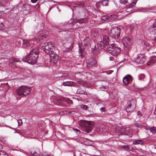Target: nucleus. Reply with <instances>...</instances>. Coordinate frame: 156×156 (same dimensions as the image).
Masks as SVG:
<instances>
[{
	"label": "nucleus",
	"instance_id": "6ab92c4d",
	"mask_svg": "<svg viewBox=\"0 0 156 156\" xmlns=\"http://www.w3.org/2000/svg\"><path fill=\"white\" fill-rule=\"evenodd\" d=\"M120 134L125 135L131 136H132V132L131 131L128 132L127 130L123 131L120 132Z\"/></svg>",
	"mask_w": 156,
	"mask_h": 156
},
{
	"label": "nucleus",
	"instance_id": "412c9836",
	"mask_svg": "<svg viewBox=\"0 0 156 156\" xmlns=\"http://www.w3.org/2000/svg\"><path fill=\"white\" fill-rule=\"evenodd\" d=\"M87 18H82L80 19H76V22H78L79 23H82L87 22Z\"/></svg>",
	"mask_w": 156,
	"mask_h": 156
},
{
	"label": "nucleus",
	"instance_id": "a18cd8bd",
	"mask_svg": "<svg viewBox=\"0 0 156 156\" xmlns=\"http://www.w3.org/2000/svg\"><path fill=\"white\" fill-rule=\"evenodd\" d=\"M142 127L144 129H145L146 130H148V128L146 126H142Z\"/></svg>",
	"mask_w": 156,
	"mask_h": 156
},
{
	"label": "nucleus",
	"instance_id": "79ce46f5",
	"mask_svg": "<svg viewBox=\"0 0 156 156\" xmlns=\"http://www.w3.org/2000/svg\"><path fill=\"white\" fill-rule=\"evenodd\" d=\"M4 28V25L3 23H1L0 24V29L1 30H3Z\"/></svg>",
	"mask_w": 156,
	"mask_h": 156
},
{
	"label": "nucleus",
	"instance_id": "a878e982",
	"mask_svg": "<svg viewBox=\"0 0 156 156\" xmlns=\"http://www.w3.org/2000/svg\"><path fill=\"white\" fill-rule=\"evenodd\" d=\"M23 44L24 45L26 46H31V43L30 41L27 40H23Z\"/></svg>",
	"mask_w": 156,
	"mask_h": 156
},
{
	"label": "nucleus",
	"instance_id": "2f4dec72",
	"mask_svg": "<svg viewBox=\"0 0 156 156\" xmlns=\"http://www.w3.org/2000/svg\"><path fill=\"white\" fill-rule=\"evenodd\" d=\"M145 77V75L144 74H141L138 76V79L140 80H143Z\"/></svg>",
	"mask_w": 156,
	"mask_h": 156
},
{
	"label": "nucleus",
	"instance_id": "37998d69",
	"mask_svg": "<svg viewBox=\"0 0 156 156\" xmlns=\"http://www.w3.org/2000/svg\"><path fill=\"white\" fill-rule=\"evenodd\" d=\"M135 125L137 127H139V128H141L142 126V125H140V124H138L137 123H136L135 124Z\"/></svg>",
	"mask_w": 156,
	"mask_h": 156
},
{
	"label": "nucleus",
	"instance_id": "a211bd4d",
	"mask_svg": "<svg viewBox=\"0 0 156 156\" xmlns=\"http://www.w3.org/2000/svg\"><path fill=\"white\" fill-rule=\"evenodd\" d=\"M103 41H102L105 43V45H107L108 44L109 37H108L106 35H104L103 38Z\"/></svg>",
	"mask_w": 156,
	"mask_h": 156
},
{
	"label": "nucleus",
	"instance_id": "c9c22d12",
	"mask_svg": "<svg viewBox=\"0 0 156 156\" xmlns=\"http://www.w3.org/2000/svg\"><path fill=\"white\" fill-rule=\"evenodd\" d=\"M101 5H102V4H101V1L98 2L96 3V6L97 8H99Z\"/></svg>",
	"mask_w": 156,
	"mask_h": 156
},
{
	"label": "nucleus",
	"instance_id": "49530a36",
	"mask_svg": "<svg viewBox=\"0 0 156 156\" xmlns=\"http://www.w3.org/2000/svg\"><path fill=\"white\" fill-rule=\"evenodd\" d=\"M41 156H53L52 155L47 154H43Z\"/></svg>",
	"mask_w": 156,
	"mask_h": 156
},
{
	"label": "nucleus",
	"instance_id": "09e8293b",
	"mask_svg": "<svg viewBox=\"0 0 156 156\" xmlns=\"http://www.w3.org/2000/svg\"><path fill=\"white\" fill-rule=\"evenodd\" d=\"M73 129L76 132V133H78V132H79V133L80 132L79 130L77 129Z\"/></svg>",
	"mask_w": 156,
	"mask_h": 156
},
{
	"label": "nucleus",
	"instance_id": "3c124183",
	"mask_svg": "<svg viewBox=\"0 0 156 156\" xmlns=\"http://www.w3.org/2000/svg\"><path fill=\"white\" fill-rule=\"evenodd\" d=\"M94 51L95 52V53H96L97 52V50L96 49H95V50H94Z\"/></svg>",
	"mask_w": 156,
	"mask_h": 156
},
{
	"label": "nucleus",
	"instance_id": "e433bc0d",
	"mask_svg": "<svg viewBox=\"0 0 156 156\" xmlns=\"http://www.w3.org/2000/svg\"><path fill=\"white\" fill-rule=\"evenodd\" d=\"M129 9H127L124 10V11H122V12H123L124 13L126 14V15L128 14L129 13H130V12H129Z\"/></svg>",
	"mask_w": 156,
	"mask_h": 156
},
{
	"label": "nucleus",
	"instance_id": "ddd939ff",
	"mask_svg": "<svg viewBox=\"0 0 156 156\" xmlns=\"http://www.w3.org/2000/svg\"><path fill=\"white\" fill-rule=\"evenodd\" d=\"M32 156H39L40 151L38 149H34L32 148L30 150V151Z\"/></svg>",
	"mask_w": 156,
	"mask_h": 156
},
{
	"label": "nucleus",
	"instance_id": "ea45409f",
	"mask_svg": "<svg viewBox=\"0 0 156 156\" xmlns=\"http://www.w3.org/2000/svg\"><path fill=\"white\" fill-rule=\"evenodd\" d=\"M18 125L20 126L22 124V121L21 119H19L18 120Z\"/></svg>",
	"mask_w": 156,
	"mask_h": 156
},
{
	"label": "nucleus",
	"instance_id": "9d476101",
	"mask_svg": "<svg viewBox=\"0 0 156 156\" xmlns=\"http://www.w3.org/2000/svg\"><path fill=\"white\" fill-rule=\"evenodd\" d=\"M133 80L132 76L129 75H128L123 78L122 80L124 84L125 85H127L131 83Z\"/></svg>",
	"mask_w": 156,
	"mask_h": 156
},
{
	"label": "nucleus",
	"instance_id": "39448f33",
	"mask_svg": "<svg viewBox=\"0 0 156 156\" xmlns=\"http://www.w3.org/2000/svg\"><path fill=\"white\" fill-rule=\"evenodd\" d=\"M31 89L26 86H21L16 90L17 94L19 96H26L29 94Z\"/></svg>",
	"mask_w": 156,
	"mask_h": 156
},
{
	"label": "nucleus",
	"instance_id": "f3484780",
	"mask_svg": "<svg viewBox=\"0 0 156 156\" xmlns=\"http://www.w3.org/2000/svg\"><path fill=\"white\" fill-rule=\"evenodd\" d=\"M105 44V43L102 41H101L98 42L97 44V47L98 49L100 50L103 48L104 47L106 46Z\"/></svg>",
	"mask_w": 156,
	"mask_h": 156
},
{
	"label": "nucleus",
	"instance_id": "c03bdc74",
	"mask_svg": "<svg viewBox=\"0 0 156 156\" xmlns=\"http://www.w3.org/2000/svg\"><path fill=\"white\" fill-rule=\"evenodd\" d=\"M35 7L36 8L38 9L40 8V5L38 4H37L36 5H35Z\"/></svg>",
	"mask_w": 156,
	"mask_h": 156
},
{
	"label": "nucleus",
	"instance_id": "473e14b6",
	"mask_svg": "<svg viewBox=\"0 0 156 156\" xmlns=\"http://www.w3.org/2000/svg\"><path fill=\"white\" fill-rule=\"evenodd\" d=\"M8 0H0V4L1 5H4V4L8 2Z\"/></svg>",
	"mask_w": 156,
	"mask_h": 156
},
{
	"label": "nucleus",
	"instance_id": "8fccbe9b",
	"mask_svg": "<svg viewBox=\"0 0 156 156\" xmlns=\"http://www.w3.org/2000/svg\"><path fill=\"white\" fill-rule=\"evenodd\" d=\"M100 89H106V87L105 86H103L100 87Z\"/></svg>",
	"mask_w": 156,
	"mask_h": 156
},
{
	"label": "nucleus",
	"instance_id": "9b49d317",
	"mask_svg": "<svg viewBox=\"0 0 156 156\" xmlns=\"http://www.w3.org/2000/svg\"><path fill=\"white\" fill-rule=\"evenodd\" d=\"M49 54H50V62L53 63H56L57 62L58 59V55L57 54L55 53L53 51L51 52Z\"/></svg>",
	"mask_w": 156,
	"mask_h": 156
},
{
	"label": "nucleus",
	"instance_id": "72a5a7b5",
	"mask_svg": "<svg viewBox=\"0 0 156 156\" xmlns=\"http://www.w3.org/2000/svg\"><path fill=\"white\" fill-rule=\"evenodd\" d=\"M108 17L106 16H103L101 17V19L102 20H107L108 21Z\"/></svg>",
	"mask_w": 156,
	"mask_h": 156
},
{
	"label": "nucleus",
	"instance_id": "f704fd0d",
	"mask_svg": "<svg viewBox=\"0 0 156 156\" xmlns=\"http://www.w3.org/2000/svg\"><path fill=\"white\" fill-rule=\"evenodd\" d=\"M120 2L121 4H123L127 5L128 3V0H121Z\"/></svg>",
	"mask_w": 156,
	"mask_h": 156
},
{
	"label": "nucleus",
	"instance_id": "5701e85b",
	"mask_svg": "<svg viewBox=\"0 0 156 156\" xmlns=\"http://www.w3.org/2000/svg\"><path fill=\"white\" fill-rule=\"evenodd\" d=\"M156 62V56H153L151 57V59L147 63L148 65H150L151 63H154Z\"/></svg>",
	"mask_w": 156,
	"mask_h": 156
},
{
	"label": "nucleus",
	"instance_id": "f8f14e48",
	"mask_svg": "<svg viewBox=\"0 0 156 156\" xmlns=\"http://www.w3.org/2000/svg\"><path fill=\"white\" fill-rule=\"evenodd\" d=\"M87 65L88 67H91L93 66H95L97 64V62L96 59L92 58L89 59L87 60Z\"/></svg>",
	"mask_w": 156,
	"mask_h": 156
},
{
	"label": "nucleus",
	"instance_id": "423d86ee",
	"mask_svg": "<svg viewBox=\"0 0 156 156\" xmlns=\"http://www.w3.org/2000/svg\"><path fill=\"white\" fill-rule=\"evenodd\" d=\"M136 101L135 99H132L128 101L125 107V109L127 112H133L136 107Z\"/></svg>",
	"mask_w": 156,
	"mask_h": 156
},
{
	"label": "nucleus",
	"instance_id": "603ef678",
	"mask_svg": "<svg viewBox=\"0 0 156 156\" xmlns=\"http://www.w3.org/2000/svg\"><path fill=\"white\" fill-rule=\"evenodd\" d=\"M110 60L111 61H112L113 60V58L112 57L111 58H110Z\"/></svg>",
	"mask_w": 156,
	"mask_h": 156
},
{
	"label": "nucleus",
	"instance_id": "0eeeda50",
	"mask_svg": "<svg viewBox=\"0 0 156 156\" xmlns=\"http://www.w3.org/2000/svg\"><path fill=\"white\" fill-rule=\"evenodd\" d=\"M120 29L118 27H114L110 30V36L114 38H118L120 35Z\"/></svg>",
	"mask_w": 156,
	"mask_h": 156
},
{
	"label": "nucleus",
	"instance_id": "a19ab883",
	"mask_svg": "<svg viewBox=\"0 0 156 156\" xmlns=\"http://www.w3.org/2000/svg\"><path fill=\"white\" fill-rule=\"evenodd\" d=\"M136 4V2H133L132 4H129L128 5V7L129 8H132Z\"/></svg>",
	"mask_w": 156,
	"mask_h": 156
},
{
	"label": "nucleus",
	"instance_id": "de8ad7c7",
	"mask_svg": "<svg viewBox=\"0 0 156 156\" xmlns=\"http://www.w3.org/2000/svg\"><path fill=\"white\" fill-rule=\"evenodd\" d=\"M38 0H31V2L33 3H36Z\"/></svg>",
	"mask_w": 156,
	"mask_h": 156
},
{
	"label": "nucleus",
	"instance_id": "4468645a",
	"mask_svg": "<svg viewBox=\"0 0 156 156\" xmlns=\"http://www.w3.org/2000/svg\"><path fill=\"white\" fill-rule=\"evenodd\" d=\"M19 59L18 58L16 59L14 58H12L10 59V63L9 65L12 68H15L16 67L15 66V62H18L19 61Z\"/></svg>",
	"mask_w": 156,
	"mask_h": 156
},
{
	"label": "nucleus",
	"instance_id": "1a4fd4ad",
	"mask_svg": "<svg viewBox=\"0 0 156 156\" xmlns=\"http://www.w3.org/2000/svg\"><path fill=\"white\" fill-rule=\"evenodd\" d=\"M122 42L125 47L129 48L132 44L131 38L129 37H124L122 39Z\"/></svg>",
	"mask_w": 156,
	"mask_h": 156
},
{
	"label": "nucleus",
	"instance_id": "b1692460",
	"mask_svg": "<svg viewBox=\"0 0 156 156\" xmlns=\"http://www.w3.org/2000/svg\"><path fill=\"white\" fill-rule=\"evenodd\" d=\"M74 83L73 81H66L64 82L63 85L65 86H71Z\"/></svg>",
	"mask_w": 156,
	"mask_h": 156
},
{
	"label": "nucleus",
	"instance_id": "7c9ffc66",
	"mask_svg": "<svg viewBox=\"0 0 156 156\" xmlns=\"http://www.w3.org/2000/svg\"><path fill=\"white\" fill-rule=\"evenodd\" d=\"M150 130L152 133H155L156 132V127L153 126L152 128H150Z\"/></svg>",
	"mask_w": 156,
	"mask_h": 156
},
{
	"label": "nucleus",
	"instance_id": "393cba45",
	"mask_svg": "<svg viewBox=\"0 0 156 156\" xmlns=\"http://www.w3.org/2000/svg\"><path fill=\"white\" fill-rule=\"evenodd\" d=\"M77 93L80 94H87V93L86 91L83 90L81 89H79L77 90Z\"/></svg>",
	"mask_w": 156,
	"mask_h": 156
},
{
	"label": "nucleus",
	"instance_id": "f257e3e1",
	"mask_svg": "<svg viewBox=\"0 0 156 156\" xmlns=\"http://www.w3.org/2000/svg\"><path fill=\"white\" fill-rule=\"evenodd\" d=\"M38 49L34 48L32 49L26 57L22 59V61L27 62L30 64H34L37 62V60L38 56Z\"/></svg>",
	"mask_w": 156,
	"mask_h": 156
},
{
	"label": "nucleus",
	"instance_id": "c756f323",
	"mask_svg": "<svg viewBox=\"0 0 156 156\" xmlns=\"http://www.w3.org/2000/svg\"><path fill=\"white\" fill-rule=\"evenodd\" d=\"M0 156H9V155L5 151L2 150H0Z\"/></svg>",
	"mask_w": 156,
	"mask_h": 156
},
{
	"label": "nucleus",
	"instance_id": "f03ea898",
	"mask_svg": "<svg viewBox=\"0 0 156 156\" xmlns=\"http://www.w3.org/2000/svg\"><path fill=\"white\" fill-rule=\"evenodd\" d=\"M80 125L86 132L89 133L91 132L94 123L93 122L83 120L80 122Z\"/></svg>",
	"mask_w": 156,
	"mask_h": 156
},
{
	"label": "nucleus",
	"instance_id": "cd10ccee",
	"mask_svg": "<svg viewBox=\"0 0 156 156\" xmlns=\"http://www.w3.org/2000/svg\"><path fill=\"white\" fill-rule=\"evenodd\" d=\"M143 142L142 140H138L134 141L133 144H142L143 143Z\"/></svg>",
	"mask_w": 156,
	"mask_h": 156
},
{
	"label": "nucleus",
	"instance_id": "4c0bfd02",
	"mask_svg": "<svg viewBox=\"0 0 156 156\" xmlns=\"http://www.w3.org/2000/svg\"><path fill=\"white\" fill-rule=\"evenodd\" d=\"M81 108L84 110H86L87 108V106L86 105H81Z\"/></svg>",
	"mask_w": 156,
	"mask_h": 156
},
{
	"label": "nucleus",
	"instance_id": "4be33fe9",
	"mask_svg": "<svg viewBox=\"0 0 156 156\" xmlns=\"http://www.w3.org/2000/svg\"><path fill=\"white\" fill-rule=\"evenodd\" d=\"M117 18V16L116 15H113L108 17V21H112Z\"/></svg>",
	"mask_w": 156,
	"mask_h": 156
},
{
	"label": "nucleus",
	"instance_id": "58836bf2",
	"mask_svg": "<svg viewBox=\"0 0 156 156\" xmlns=\"http://www.w3.org/2000/svg\"><path fill=\"white\" fill-rule=\"evenodd\" d=\"M83 51V50L82 48H80V47H79V52L80 54V55H79L80 56H82V52Z\"/></svg>",
	"mask_w": 156,
	"mask_h": 156
},
{
	"label": "nucleus",
	"instance_id": "bb28decb",
	"mask_svg": "<svg viewBox=\"0 0 156 156\" xmlns=\"http://www.w3.org/2000/svg\"><path fill=\"white\" fill-rule=\"evenodd\" d=\"M122 148L123 149H126L127 151H130L133 149L131 147L128 145H124L122 147Z\"/></svg>",
	"mask_w": 156,
	"mask_h": 156
},
{
	"label": "nucleus",
	"instance_id": "864d4df0",
	"mask_svg": "<svg viewBox=\"0 0 156 156\" xmlns=\"http://www.w3.org/2000/svg\"><path fill=\"white\" fill-rule=\"evenodd\" d=\"M101 110L102 112H103V110H104L103 108H101Z\"/></svg>",
	"mask_w": 156,
	"mask_h": 156
},
{
	"label": "nucleus",
	"instance_id": "2eb2a0df",
	"mask_svg": "<svg viewBox=\"0 0 156 156\" xmlns=\"http://www.w3.org/2000/svg\"><path fill=\"white\" fill-rule=\"evenodd\" d=\"M149 31L151 33H156V21L150 27Z\"/></svg>",
	"mask_w": 156,
	"mask_h": 156
},
{
	"label": "nucleus",
	"instance_id": "20e7f679",
	"mask_svg": "<svg viewBox=\"0 0 156 156\" xmlns=\"http://www.w3.org/2000/svg\"><path fill=\"white\" fill-rule=\"evenodd\" d=\"M107 49L109 53L114 56L117 55L121 51V48L115 44H112L108 46Z\"/></svg>",
	"mask_w": 156,
	"mask_h": 156
},
{
	"label": "nucleus",
	"instance_id": "5fc2aeb1",
	"mask_svg": "<svg viewBox=\"0 0 156 156\" xmlns=\"http://www.w3.org/2000/svg\"><path fill=\"white\" fill-rule=\"evenodd\" d=\"M154 41H155V43H156V36L155 37V38L154 39Z\"/></svg>",
	"mask_w": 156,
	"mask_h": 156
},
{
	"label": "nucleus",
	"instance_id": "7ed1b4c3",
	"mask_svg": "<svg viewBox=\"0 0 156 156\" xmlns=\"http://www.w3.org/2000/svg\"><path fill=\"white\" fill-rule=\"evenodd\" d=\"M55 49L54 44L50 42H47L44 43L41 47V49L46 53L50 54Z\"/></svg>",
	"mask_w": 156,
	"mask_h": 156
},
{
	"label": "nucleus",
	"instance_id": "aec40b11",
	"mask_svg": "<svg viewBox=\"0 0 156 156\" xmlns=\"http://www.w3.org/2000/svg\"><path fill=\"white\" fill-rule=\"evenodd\" d=\"M90 42V39L88 37H86L84 40L83 43L84 44V45L85 46L89 45Z\"/></svg>",
	"mask_w": 156,
	"mask_h": 156
},
{
	"label": "nucleus",
	"instance_id": "dca6fc26",
	"mask_svg": "<svg viewBox=\"0 0 156 156\" xmlns=\"http://www.w3.org/2000/svg\"><path fill=\"white\" fill-rule=\"evenodd\" d=\"M60 80H64L68 78V75L67 74L64 73L62 74H60L58 76Z\"/></svg>",
	"mask_w": 156,
	"mask_h": 156
},
{
	"label": "nucleus",
	"instance_id": "6e6552de",
	"mask_svg": "<svg viewBox=\"0 0 156 156\" xmlns=\"http://www.w3.org/2000/svg\"><path fill=\"white\" fill-rule=\"evenodd\" d=\"M146 61V58L144 54L138 55L135 59V62L138 64H142Z\"/></svg>",
	"mask_w": 156,
	"mask_h": 156
},
{
	"label": "nucleus",
	"instance_id": "c85d7f7f",
	"mask_svg": "<svg viewBox=\"0 0 156 156\" xmlns=\"http://www.w3.org/2000/svg\"><path fill=\"white\" fill-rule=\"evenodd\" d=\"M101 2L102 6L107 5L108 2L107 0H102Z\"/></svg>",
	"mask_w": 156,
	"mask_h": 156
}]
</instances>
